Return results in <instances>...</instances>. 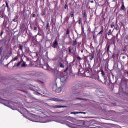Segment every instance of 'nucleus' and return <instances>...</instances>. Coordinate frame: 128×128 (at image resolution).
Returning <instances> with one entry per match:
<instances>
[{"label": "nucleus", "instance_id": "nucleus-4", "mask_svg": "<svg viewBox=\"0 0 128 128\" xmlns=\"http://www.w3.org/2000/svg\"><path fill=\"white\" fill-rule=\"evenodd\" d=\"M60 78L61 82H64L68 80V75L64 74V73H60Z\"/></svg>", "mask_w": 128, "mask_h": 128}, {"label": "nucleus", "instance_id": "nucleus-55", "mask_svg": "<svg viewBox=\"0 0 128 128\" xmlns=\"http://www.w3.org/2000/svg\"><path fill=\"white\" fill-rule=\"evenodd\" d=\"M78 60H82V58H80V57H78Z\"/></svg>", "mask_w": 128, "mask_h": 128}, {"label": "nucleus", "instance_id": "nucleus-48", "mask_svg": "<svg viewBox=\"0 0 128 128\" xmlns=\"http://www.w3.org/2000/svg\"><path fill=\"white\" fill-rule=\"evenodd\" d=\"M68 68H66V69L64 70V72H68Z\"/></svg>", "mask_w": 128, "mask_h": 128}, {"label": "nucleus", "instance_id": "nucleus-57", "mask_svg": "<svg viewBox=\"0 0 128 128\" xmlns=\"http://www.w3.org/2000/svg\"><path fill=\"white\" fill-rule=\"evenodd\" d=\"M12 56V52L9 53V56Z\"/></svg>", "mask_w": 128, "mask_h": 128}, {"label": "nucleus", "instance_id": "nucleus-61", "mask_svg": "<svg viewBox=\"0 0 128 128\" xmlns=\"http://www.w3.org/2000/svg\"><path fill=\"white\" fill-rule=\"evenodd\" d=\"M58 38H60V34H59V33L58 34Z\"/></svg>", "mask_w": 128, "mask_h": 128}, {"label": "nucleus", "instance_id": "nucleus-30", "mask_svg": "<svg viewBox=\"0 0 128 128\" xmlns=\"http://www.w3.org/2000/svg\"><path fill=\"white\" fill-rule=\"evenodd\" d=\"M76 100H86V101L87 100L86 99L82 98H76Z\"/></svg>", "mask_w": 128, "mask_h": 128}, {"label": "nucleus", "instance_id": "nucleus-10", "mask_svg": "<svg viewBox=\"0 0 128 128\" xmlns=\"http://www.w3.org/2000/svg\"><path fill=\"white\" fill-rule=\"evenodd\" d=\"M4 8H2L0 10V18H4Z\"/></svg>", "mask_w": 128, "mask_h": 128}, {"label": "nucleus", "instance_id": "nucleus-46", "mask_svg": "<svg viewBox=\"0 0 128 128\" xmlns=\"http://www.w3.org/2000/svg\"><path fill=\"white\" fill-rule=\"evenodd\" d=\"M36 15L34 14H32V18H36Z\"/></svg>", "mask_w": 128, "mask_h": 128}, {"label": "nucleus", "instance_id": "nucleus-24", "mask_svg": "<svg viewBox=\"0 0 128 128\" xmlns=\"http://www.w3.org/2000/svg\"><path fill=\"white\" fill-rule=\"evenodd\" d=\"M83 18H85L86 20H88V18H88V16H86V12H84L83 14Z\"/></svg>", "mask_w": 128, "mask_h": 128}, {"label": "nucleus", "instance_id": "nucleus-39", "mask_svg": "<svg viewBox=\"0 0 128 128\" xmlns=\"http://www.w3.org/2000/svg\"><path fill=\"white\" fill-rule=\"evenodd\" d=\"M34 30L36 32H38V27L36 26H34Z\"/></svg>", "mask_w": 128, "mask_h": 128}, {"label": "nucleus", "instance_id": "nucleus-59", "mask_svg": "<svg viewBox=\"0 0 128 128\" xmlns=\"http://www.w3.org/2000/svg\"><path fill=\"white\" fill-rule=\"evenodd\" d=\"M87 72H90V70H87Z\"/></svg>", "mask_w": 128, "mask_h": 128}, {"label": "nucleus", "instance_id": "nucleus-27", "mask_svg": "<svg viewBox=\"0 0 128 128\" xmlns=\"http://www.w3.org/2000/svg\"><path fill=\"white\" fill-rule=\"evenodd\" d=\"M102 32H104V27L102 26V30L98 33V34H102Z\"/></svg>", "mask_w": 128, "mask_h": 128}, {"label": "nucleus", "instance_id": "nucleus-9", "mask_svg": "<svg viewBox=\"0 0 128 128\" xmlns=\"http://www.w3.org/2000/svg\"><path fill=\"white\" fill-rule=\"evenodd\" d=\"M58 40H55L52 43V48H58Z\"/></svg>", "mask_w": 128, "mask_h": 128}, {"label": "nucleus", "instance_id": "nucleus-42", "mask_svg": "<svg viewBox=\"0 0 128 128\" xmlns=\"http://www.w3.org/2000/svg\"><path fill=\"white\" fill-rule=\"evenodd\" d=\"M107 34H108V36H112V32H108Z\"/></svg>", "mask_w": 128, "mask_h": 128}, {"label": "nucleus", "instance_id": "nucleus-26", "mask_svg": "<svg viewBox=\"0 0 128 128\" xmlns=\"http://www.w3.org/2000/svg\"><path fill=\"white\" fill-rule=\"evenodd\" d=\"M120 30V26L117 24L116 26L114 28L113 30Z\"/></svg>", "mask_w": 128, "mask_h": 128}, {"label": "nucleus", "instance_id": "nucleus-8", "mask_svg": "<svg viewBox=\"0 0 128 128\" xmlns=\"http://www.w3.org/2000/svg\"><path fill=\"white\" fill-rule=\"evenodd\" d=\"M86 120H78V124H79L78 126H86Z\"/></svg>", "mask_w": 128, "mask_h": 128}, {"label": "nucleus", "instance_id": "nucleus-56", "mask_svg": "<svg viewBox=\"0 0 128 128\" xmlns=\"http://www.w3.org/2000/svg\"><path fill=\"white\" fill-rule=\"evenodd\" d=\"M108 32H112V30H109Z\"/></svg>", "mask_w": 128, "mask_h": 128}, {"label": "nucleus", "instance_id": "nucleus-47", "mask_svg": "<svg viewBox=\"0 0 128 128\" xmlns=\"http://www.w3.org/2000/svg\"><path fill=\"white\" fill-rule=\"evenodd\" d=\"M17 54H18L17 56H20V53L19 52H18Z\"/></svg>", "mask_w": 128, "mask_h": 128}, {"label": "nucleus", "instance_id": "nucleus-64", "mask_svg": "<svg viewBox=\"0 0 128 128\" xmlns=\"http://www.w3.org/2000/svg\"><path fill=\"white\" fill-rule=\"evenodd\" d=\"M76 94H78V93L76 92Z\"/></svg>", "mask_w": 128, "mask_h": 128}, {"label": "nucleus", "instance_id": "nucleus-34", "mask_svg": "<svg viewBox=\"0 0 128 128\" xmlns=\"http://www.w3.org/2000/svg\"><path fill=\"white\" fill-rule=\"evenodd\" d=\"M48 28H50V24H46V30H48Z\"/></svg>", "mask_w": 128, "mask_h": 128}, {"label": "nucleus", "instance_id": "nucleus-2", "mask_svg": "<svg viewBox=\"0 0 128 128\" xmlns=\"http://www.w3.org/2000/svg\"><path fill=\"white\" fill-rule=\"evenodd\" d=\"M119 94H122V96H128V88H124L122 86H119Z\"/></svg>", "mask_w": 128, "mask_h": 128}, {"label": "nucleus", "instance_id": "nucleus-63", "mask_svg": "<svg viewBox=\"0 0 128 128\" xmlns=\"http://www.w3.org/2000/svg\"><path fill=\"white\" fill-rule=\"evenodd\" d=\"M84 52V51L82 50V51H81V52Z\"/></svg>", "mask_w": 128, "mask_h": 128}, {"label": "nucleus", "instance_id": "nucleus-11", "mask_svg": "<svg viewBox=\"0 0 128 128\" xmlns=\"http://www.w3.org/2000/svg\"><path fill=\"white\" fill-rule=\"evenodd\" d=\"M52 108H66V106H62L60 105H54V106H52Z\"/></svg>", "mask_w": 128, "mask_h": 128}, {"label": "nucleus", "instance_id": "nucleus-5", "mask_svg": "<svg viewBox=\"0 0 128 128\" xmlns=\"http://www.w3.org/2000/svg\"><path fill=\"white\" fill-rule=\"evenodd\" d=\"M52 90L55 92H60L62 89L58 87V85L56 83H54L52 86Z\"/></svg>", "mask_w": 128, "mask_h": 128}, {"label": "nucleus", "instance_id": "nucleus-21", "mask_svg": "<svg viewBox=\"0 0 128 128\" xmlns=\"http://www.w3.org/2000/svg\"><path fill=\"white\" fill-rule=\"evenodd\" d=\"M32 36V32H29L28 34V40H30Z\"/></svg>", "mask_w": 128, "mask_h": 128}, {"label": "nucleus", "instance_id": "nucleus-20", "mask_svg": "<svg viewBox=\"0 0 128 128\" xmlns=\"http://www.w3.org/2000/svg\"><path fill=\"white\" fill-rule=\"evenodd\" d=\"M70 18V14H67L66 17L65 18L66 20V22H68Z\"/></svg>", "mask_w": 128, "mask_h": 128}, {"label": "nucleus", "instance_id": "nucleus-18", "mask_svg": "<svg viewBox=\"0 0 128 128\" xmlns=\"http://www.w3.org/2000/svg\"><path fill=\"white\" fill-rule=\"evenodd\" d=\"M77 44H78V41L76 40V39L75 40L73 41L72 46H76Z\"/></svg>", "mask_w": 128, "mask_h": 128}, {"label": "nucleus", "instance_id": "nucleus-44", "mask_svg": "<svg viewBox=\"0 0 128 128\" xmlns=\"http://www.w3.org/2000/svg\"><path fill=\"white\" fill-rule=\"evenodd\" d=\"M32 42L34 46H36V41H34V40H32Z\"/></svg>", "mask_w": 128, "mask_h": 128}, {"label": "nucleus", "instance_id": "nucleus-52", "mask_svg": "<svg viewBox=\"0 0 128 128\" xmlns=\"http://www.w3.org/2000/svg\"><path fill=\"white\" fill-rule=\"evenodd\" d=\"M55 74H56V76H58V71H56V72H55Z\"/></svg>", "mask_w": 128, "mask_h": 128}, {"label": "nucleus", "instance_id": "nucleus-43", "mask_svg": "<svg viewBox=\"0 0 128 128\" xmlns=\"http://www.w3.org/2000/svg\"><path fill=\"white\" fill-rule=\"evenodd\" d=\"M36 36H38V35L34 36H32V38L34 40H36Z\"/></svg>", "mask_w": 128, "mask_h": 128}, {"label": "nucleus", "instance_id": "nucleus-25", "mask_svg": "<svg viewBox=\"0 0 128 128\" xmlns=\"http://www.w3.org/2000/svg\"><path fill=\"white\" fill-rule=\"evenodd\" d=\"M100 72H101V74L102 76L104 77L106 76V74H104V70H102Z\"/></svg>", "mask_w": 128, "mask_h": 128}, {"label": "nucleus", "instance_id": "nucleus-28", "mask_svg": "<svg viewBox=\"0 0 128 128\" xmlns=\"http://www.w3.org/2000/svg\"><path fill=\"white\" fill-rule=\"evenodd\" d=\"M74 62V60H73L72 62H71L70 63V64H69L70 68H72V66H73Z\"/></svg>", "mask_w": 128, "mask_h": 128}, {"label": "nucleus", "instance_id": "nucleus-37", "mask_svg": "<svg viewBox=\"0 0 128 128\" xmlns=\"http://www.w3.org/2000/svg\"><path fill=\"white\" fill-rule=\"evenodd\" d=\"M110 28H114V22L112 23V24H110Z\"/></svg>", "mask_w": 128, "mask_h": 128}, {"label": "nucleus", "instance_id": "nucleus-58", "mask_svg": "<svg viewBox=\"0 0 128 128\" xmlns=\"http://www.w3.org/2000/svg\"><path fill=\"white\" fill-rule=\"evenodd\" d=\"M90 2H91V4H94V0H92V1H90Z\"/></svg>", "mask_w": 128, "mask_h": 128}, {"label": "nucleus", "instance_id": "nucleus-38", "mask_svg": "<svg viewBox=\"0 0 128 128\" xmlns=\"http://www.w3.org/2000/svg\"><path fill=\"white\" fill-rule=\"evenodd\" d=\"M0 10H2V8H6V7H4V4L1 7H0Z\"/></svg>", "mask_w": 128, "mask_h": 128}, {"label": "nucleus", "instance_id": "nucleus-17", "mask_svg": "<svg viewBox=\"0 0 128 128\" xmlns=\"http://www.w3.org/2000/svg\"><path fill=\"white\" fill-rule=\"evenodd\" d=\"M95 78H96L95 79L96 80H98V82H102V80H100V76H98V75H96Z\"/></svg>", "mask_w": 128, "mask_h": 128}, {"label": "nucleus", "instance_id": "nucleus-53", "mask_svg": "<svg viewBox=\"0 0 128 128\" xmlns=\"http://www.w3.org/2000/svg\"><path fill=\"white\" fill-rule=\"evenodd\" d=\"M80 22H82L80 21V20H78V24H80Z\"/></svg>", "mask_w": 128, "mask_h": 128}, {"label": "nucleus", "instance_id": "nucleus-22", "mask_svg": "<svg viewBox=\"0 0 128 128\" xmlns=\"http://www.w3.org/2000/svg\"><path fill=\"white\" fill-rule=\"evenodd\" d=\"M25 50H26V52H27L28 54H30V48L28 47H26Z\"/></svg>", "mask_w": 128, "mask_h": 128}, {"label": "nucleus", "instance_id": "nucleus-19", "mask_svg": "<svg viewBox=\"0 0 128 128\" xmlns=\"http://www.w3.org/2000/svg\"><path fill=\"white\" fill-rule=\"evenodd\" d=\"M74 48L70 46L69 48H68V52L70 54H72V49Z\"/></svg>", "mask_w": 128, "mask_h": 128}, {"label": "nucleus", "instance_id": "nucleus-45", "mask_svg": "<svg viewBox=\"0 0 128 128\" xmlns=\"http://www.w3.org/2000/svg\"><path fill=\"white\" fill-rule=\"evenodd\" d=\"M8 12L9 14H10V7L8 8Z\"/></svg>", "mask_w": 128, "mask_h": 128}, {"label": "nucleus", "instance_id": "nucleus-6", "mask_svg": "<svg viewBox=\"0 0 128 128\" xmlns=\"http://www.w3.org/2000/svg\"><path fill=\"white\" fill-rule=\"evenodd\" d=\"M16 66H18L19 68H26V63L23 62L22 61H20L19 62H18L16 64L14 65Z\"/></svg>", "mask_w": 128, "mask_h": 128}, {"label": "nucleus", "instance_id": "nucleus-41", "mask_svg": "<svg viewBox=\"0 0 128 128\" xmlns=\"http://www.w3.org/2000/svg\"><path fill=\"white\" fill-rule=\"evenodd\" d=\"M34 94H36V96H40V94L38 93V92H35Z\"/></svg>", "mask_w": 128, "mask_h": 128}, {"label": "nucleus", "instance_id": "nucleus-14", "mask_svg": "<svg viewBox=\"0 0 128 128\" xmlns=\"http://www.w3.org/2000/svg\"><path fill=\"white\" fill-rule=\"evenodd\" d=\"M70 16L73 18V20H74V11H71L70 12Z\"/></svg>", "mask_w": 128, "mask_h": 128}, {"label": "nucleus", "instance_id": "nucleus-51", "mask_svg": "<svg viewBox=\"0 0 128 128\" xmlns=\"http://www.w3.org/2000/svg\"><path fill=\"white\" fill-rule=\"evenodd\" d=\"M93 38L94 40L96 38V36L95 35L93 36Z\"/></svg>", "mask_w": 128, "mask_h": 128}, {"label": "nucleus", "instance_id": "nucleus-31", "mask_svg": "<svg viewBox=\"0 0 128 128\" xmlns=\"http://www.w3.org/2000/svg\"><path fill=\"white\" fill-rule=\"evenodd\" d=\"M18 56H16L12 60V62H16V60H18Z\"/></svg>", "mask_w": 128, "mask_h": 128}, {"label": "nucleus", "instance_id": "nucleus-54", "mask_svg": "<svg viewBox=\"0 0 128 128\" xmlns=\"http://www.w3.org/2000/svg\"><path fill=\"white\" fill-rule=\"evenodd\" d=\"M122 60H124V58H126V56H122Z\"/></svg>", "mask_w": 128, "mask_h": 128}, {"label": "nucleus", "instance_id": "nucleus-50", "mask_svg": "<svg viewBox=\"0 0 128 128\" xmlns=\"http://www.w3.org/2000/svg\"><path fill=\"white\" fill-rule=\"evenodd\" d=\"M13 22H16L18 20H16V19H13Z\"/></svg>", "mask_w": 128, "mask_h": 128}, {"label": "nucleus", "instance_id": "nucleus-29", "mask_svg": "<svg viewBox=\"0 0 128 128\" xmlns=\"http://www.w3.org/2000/svg\"><path fill=\"white\" fill-rule=\"evenodd\" d=\"M80 112H70L71 114H80Z\"/></svg>", "mask_w": 128, "mask_h": 128}, {"label": "nucleus", "instance_id": "nucleus-7", "mask_svg": "<svg viewBox=\"0 0 128 128\" xmlns=\"http://www.w3.org/2000/svg\"><path fill=\"white\" fill-rule=\"evenodd\" d=\"M70 34V30L67 29L66 30V33H64V36H62V38L63 40H66V38H68V34Z\"/></svg>", "mask_w": 128, "mask_h": 128}, {"label": "nucleus", "instance_id": "nucleus-1", "mask_svg": "<svg viewBox=\"0 0 128 128\" xmlns=\"http://www.w3.org/2000/svg\"><path fill=\"white\" fill-rule=\"evenodd\" d=\"M111 44H114L116 46V37H112L107 42L106 46V48H107V52H109Z\"/></svg>", "mask_w": 128, "mask_h": 128}, {"label": "nucleus", "instance_id": "nucleus-15", "mask_svg": "<svg viewBox=\"0 0 128 128\" xmlns=\"http://www.w3.org/2000/svg\"><path fill=\"white\" fill-rule=\"evenodd\" d=\"M28 119L29 120H31L32 122H34V116L32 115Z\"/></svg>", "mask_w": 128, "mask_h": 128}, {"label": "nucleus", "instance_id": "nucleus-32", "mask_svg": "<svg viewBox=\"0 0 128 128\" xmlns=\"http://www.w3.org/2000/svg\"><path fill=\"white\" fill-rule=\"evenodd\" d=\"M81 28H82V33L84 32V26H82Z\"/></svg>", "mask_w": 128, "mask_h": 128}, {"label": "nucleus", "instance_id": "nucleus-36", "mask_svg": "<svg viewBox=\"0 0 128 128\" xmlns=\"http://www.w3.org/2000/svg\"><path fill=\"white\" fill-rule=\"evenodd\" d=\"M6 7L7 8H10L8 6V2H6Z\"/></svg>", "mask_w": 128, "mask_h": 128}, {"label": "nucleus", "instance_id": "nucleus-13", "mask_svg": "<svg viewBox=\"0 0 128 128\" xmlns=\"http://www.w3.org/2000/svg\"><path fill=\"white\" fill-rule=\"evenodd\" d=\"M58 66L61 68H64V64L62 62H58Z\"/></svg>", "mask_w": 128, "mask_h": 128}, {"label": "nucleus", "instance_id": "nucleus-3", "mask_svg": "<svg viewBox=\"0 0 128 128\" xmlns=\"http://www.w3.org/2000/svg\"><path fill=\"white\" fill-rule=\"evenodd\" d=\"M86 126H90V128H102L98 126V124L94 123V121H87Z\"/></svg>", "mask_w": 128, "mask_h": 128}, {"label": "nucleus", "instance_id": "nucleus-35", "mask_svg": "<svg viewBox=\"0 0 128 128\" xmlns=\"http://www.w3.org/2000/svg\"><path fill=\"white\" fill-rule=\"evenodd\" d=\"M64 8L65 10H68V6L66 4H65Z\"/></svg>", "mask_w": 128, "mask_h": 128}, {"label": "nucleus", "instance_id": "nucleus-40", "mask_svg": "<svg viewBox=\"0 0 128 128\" xmlns=\"http://www.w3.org/2000/svg\"><path fill=\"white\" fill-rule=\"evenodd\" d=\"M3 34H4V30H2L0 34V36H1V38H2V36Z\"/></svg>", "mask_w": 128, "mask_h": 128}, {"label": "nucleus", "instance_id": "nucleus-49", "mask_svg": "<svg viewBox=\"0 0 128 128\" xmlns=\"http://www.w3.org/2000/svg\"><path fill=\"white\" fill-rule=\"evenodd\" d=\"M36 36H41L42 34L40 33V32H38Z\"/></svg>", "mask_w": 128, "mask_h": 128}, {"label": "nucleus", "instance_id": "nucleus-16", "mask_svg": "<svg viewBox=\"0 0 128 128\" xmlns=\"http://www.w3.org/2000/svg\"><path fill=\"white\" fill-rule=\"evenodd\" d=\"M23 48H24V45H19L18 46L19 50H20L22 51V53L24 52V50H22Z\"/></svg>", "mask_w": 128, "mask_h": 128}, {"label": "nucleus", "instance_id": "nucleus-33", "mask_svg": "<svg viewBox=\"0 0 128 128\" xmlns=\"http://www.w3.org/2000/svg\"><path fill=\"white\" fill-rule=\"evenodd\" d=\"M90 60H94V56L90 55Z\"/></svg>", "mask_w": 128, "mask_h": 128}, {"label": "nucleus", "instance_id": "nucleus-62", "mask_svg": "<svg viewBox=\"0 0 128 128\" xmlns=\"http://www.w3.org/2000/svg\"><path fill=\"white\" fill-rule=\"evenodd\" d=\"M42 0L44 2V0Z\"/></svg>", "mask_w": 128, "mask_h": 128}, {"label": "nucleus", "instance_id": "nucleus-23", "mask_svg": "<svg viewBox=\"0 0 128 128\" xmlns=\"http://www.w3.org/2000/svg\"><path fill=\"white\" fill-rule=\"evenodd\" d=\"M54 102H64V100H58L56 98H54Z\"/></svg>", "mask_w": 128, "mask_h": 128}, {"label": "nucleus", "instance_id": "nucleus-60", "mask_svg": "<svg viewBox=\"0 0 128 128\" xmlns=\"http://www.w3.org/2000/svg\"><path fill=\"white\" fill-rule=\"evenodd\" d=\"M30 28L31 29H32V26H30Z\"/></svg>", "mask_w": 128, "mask_h": 128}, {"label": "nucleus", "instance_id": "nucleus-12", "mask_svg": "<svg viewBox=\"0 0 128 128\" xmlns=\"http://www.w3.org/2000/svg\"><path fill=\"white\" fill-rule=\"evenodd\" d=\"M120 10H126V7L124 6V2H122V4L120 8Z\"/></svg>", "mask_w": 128, "mask_h": 128}]
</instances>
